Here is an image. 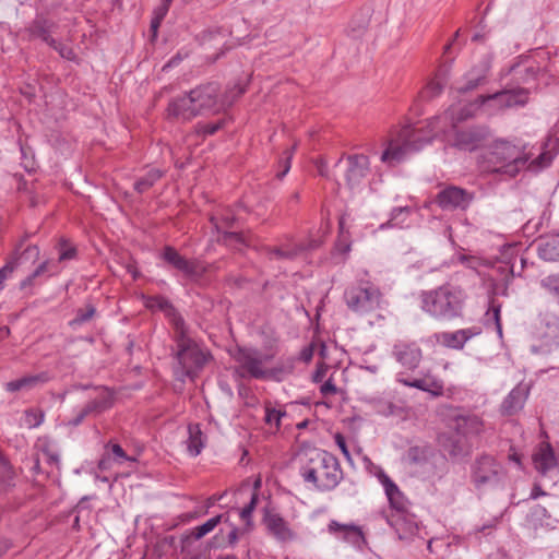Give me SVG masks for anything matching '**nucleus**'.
<instances>
[{
  "label": "nucleus",
  "instance_id": "obj_27",
  "mask_svg": "<svg viewBox=\"0 0 559 559\" xmlns=\"http://www.w3.org/2000/svg\"><path fill=\"white\" fill-rule=\"evenodd\" d=\"M489 135V130L485 127L461 130L456 133L455 145L464 151L476 150Z\"/></svg>",
  "mask_w": 559,
  "mask_h": 559
},
{
  "label": "nucleus",
  "instance_id": "obj_31",
  "mask_svg": "<svg viewBox=\"0 0 559 559\" xmlns=\"http://www.w3.org/2000/svg\"><path fill=\"white\" fill-rule=\"evenodd\" d=\"M49 380V376L47 372H40L37 374H29L23 378L9 381L4 384V389L8 392H17V391H29L36 388L39 384H43Z\"/></svg>",
  "mask_w": 559,
  "mask_h": 559
},
{
  "label": "nucleus",
  "instance_id": "obj_16",
  "mask_svg": "<svg viewBox=\"0 0 559 559\" xmlns=\"http://www.w3.org/2000/svg\"><path fill=\"white\" fill-rule=\"evenodd\" d=\"M480 334V329L476 326L456 330L454 332H439L426 340V345L433 346L440 344L447 348L460 350L474 336Z\"/></svg>",
  "mask_w": 559,
  "mask_h": 559
},
{
  "label": "nucleus",
  "instance_id": "obj_62",
  "mask_svg": "<svg viewBox=\"0 0 559 559\" xmlns=\"http://www.w3.org/2000/svg\"><path fill=\"white\" fill-rule=\"evenodd\" d=\"M23 255H28V257H33V258L37 259L39 255V248L37 246H28L24 250Z\"/></svg>",
  "mask_w": 559,
  "mask_h": 559
},
{
  "label": "nucleus",
  "instance_id": "obj_21",
  "mask_svg": "<svg viewBox=\"0 0 559 559\" xmlns=\"http://www.w3.org/2000/svg\"><path fill=\"white\" fill-rule=\"evenodd\" d=\"M167 112L170 118L178 121H189L201 115L198 107L194 106L190 93L171 99L168 104Z\"/></svg>",
  "mask_w": 559,
  "mask_h": 559
},
{
  "label": "nucleus",
  "instance_id": "obj_40",
  "mask_svg": "<svg viewBox=\"0 0 559 559\" xmlns=\"http://www.w3.org/2000/svg\"><path fill=\"white\" fill-rule=\"evenodd\" d=\"M223 515L218 514L211 519H209L206 522H204L202 525H199L192 530V536L195 539H201L211 532L214 531V528L222 522Z\"/></svg>",
  "mask_w": 559,
  "mask_h": 559
},
{
  "label": "nucleus",
  "instance_id": "obj_30",
  "mask_svg": "<svg viewBox=\"0 0 559 559\" xmlns=\"http://www.w3.org/2000/svg\"><path fill=\"white\" fill-rule=\"evenodd\" d=\"M528 396V389L525 385H516L501 404V412L503 415H513L521 411Z\"/></svg>",
  "mask_w": 559,
  "mask_h": 559
},
{
  "label": "nucleus",
  "instance_id": "obj_29",
  "mask_svg": "<svg viewBox=\"0 0 559 559\" xmlns=\"http://www.w3.org/2000/svg\"><path fill=\"white\" fill-rule=\"evenodd\" d=\"M451 427L456 431V435L468 441L471 437L481 432L483 421L477 415H460L453 419Z\"/></svg>",
  "mask_w": 559,
  "mask_h": 559
},
{
  "label": "nucleus",
  "instance_id": "obj_46",
  "mask_svg": "<svg viewBox=\"0 0 559 559\" xmlns=\"http://www.w3.org/2000/svg\"><path fill=\"white\" fill-rule=\"evenodd\" d=\"M258 500H259L258 493L253 492L251 495L249 503L246 507H243L240 511V518L242 521H245L247 523L250 521L251 515L257 507Z\"/></svg>",
  "mask_w": 559,
  "mask_h": 559
},
{
  "label": "nucleus",
  "instance_id": "obj_5",
  "mask_svg": "<svg viewBox=\"0 0 559 559\" xmlns=\"http://www.w3.org/2000/svg\"><path fill=\"white\" fill-rule=\"evenodd\" d=\"M465 294L455 286H442L425 295L423 308L433 317L452 319L461 314Z\"/></svg>",
  "mask_w": 559,
  "mask_h": 559
},
{
  "label": "nucleus",
  "instance_id": "obj_1",
  "mask_svg": "<svg viewBox=\"0 0 559 559\" xmlns=\"http://www.w3.org/2000/svg\"><path fill=\"white\" fill-rule=\"evenodd\" d=\"M557 151V141L549 140L544 151L528 163V155L523 147L506 140H497L481 154L479 166L486 173L514 178L523 169L538 173L549 167Z\"/></svg>",
  "mask_w": 559,
  "mask_h": 559
},
{
  "label": "nucleus",
  "instance_id": "obj_54",
  "mask_svg": "<svg viewBox=\"0 0 559 559\" xmlns=\"http://www.w3.org/2000/svg\"><path fill=\"white\" fill-rule=\"evenodd\" d=\"M443 86L444 80L436 78L428 84V90L430 91L431 95L435 96L442 91Z\"/></svg>",
  "mask_w": 559,
  "mask_h": 559
},
{
  "label": "nucleus",
  "instance_id": "obj_19",
  "mask_svg": "<svg viewBox=\"0 0 559 559\" xmlns=\"http://www.w3.org/2000/svg\"><path fill=\"white\" fill-rule=\"evenodd\" d=\"M438 443L443 451V455H449L451 459L467 455L471 448L469 442L464 437L456 435L451 426L449 431L439 435Z\"/></svg>",
  "mask_w": 559,
  "mask_h": 559
},
{
  "label": "nucleus",
  "instance_id": "obj_3",
  "mask_svg": "<svg viewBox=\"0 0 559 559\" xmlns=\"http://www.w3.org/2000/svg\"><path fill=\"white\" fill-rule=\"evenodd\" d=\"M174 341L177 347V366L174 368L176 380L182 383L187 379L193 381L212 356L209 350L189 336L187 325L174 332Z\"/></svg>",
  "mask_w": 559,
  "mask_h": 559
},
{
  "label": "nucleus",
  "instance_id": "obj_6",
  "mask_svg": "<svg viewBox=\"0 0 559 559\" xmlns=\"http://www.w3.org/2000/svg\"><path fill=\"white\" fill-rule=\"evenodd\" d=\"M419 133L415 124H405L390 135L380 160L389 167H394L417 151Z\"/></svg>",
  "mask_w": 559,
  "mask_h": 559
},
{
  "label": "nucleus",
  "instance_id": "obj_14",
  "mask_svg": "<svg viewBox=\"0 0 559 559\" xmlns=\"http://www.w3.org/2000/svg\"><path fill=\"white\" fill-rule=\"evenodd\" d=\"M538 344L532 345V352L546 354L559 346V320L551 316L540 319L536 329Z\"/></svg>",
  "mask_w": 559,
  "mask_h": 559
},
{
  "label": "nucleus",
  "instance_id": "obj_45",
  "mask_svg": "<svg viewBox=\"0 0 559 559\" xmlns=\"http://www.w3.org/2000/svg\"><path fill=\"white\" fill-rule=\"evenodd\" d=\"M542 286L559 299V275H549L543 278Z\"/></svg>",
  "mask_w": 559,
  "mask_h": 559
},
{
  "label": "nucleus",
  "instance_id": "obj_42",
  "mask_svg": "<svg viewBox=\"0 0 559 559\" xmlns=\"http://www.w3.org/2000/svg\"><path fill=\"white\" fill-rule=\"evenodd\" d=\"M96 313V308L87 304L84 308H80L76 310L75 318L70 321L71 326L81 325L87 321H90Z\"/></svg>",
  "mask_w": 559,
  "mask_h": 559
},
{
  "label": "nucleus",
  "instance_id": "obj_24",
  "mask_svg": "<svg viewBox=\"0 0 559 559\" xmlns=\"http://www.w3.org/2000/svg\"><path fill=\"white\" fill-rule=\"evenodd\" d=\"M376 475L380 484L383 486L390 506L396 511L406 512L408 507V500L399 489L396 484L386 475V473L382 468H379Z\"/></svg>",
  "mask_w": 559,
  "mask_h": 559
},
{
  "label": "nucleus",
  "instance_id": "obj_38",
  "mask_svg": "<svg viewBox=\"0 0 559 559\" xmlns=\"http://www.w3.org/2000/svg\"><path fill=\"white\" fill-rule=\"evenodd\" d=\"M264 423L278 430L282 418L286 416V411L284 408L273 406L272 402L269 401L264 404Z\"/></svg>",
  "mask_w": 559,
  "mask_h": 559
},
{
  "label": "nucleus",
  "instance_id": "obj_23",
  "mask_svg": "<svg viewBox=\"0 0 559 559\" xmlns=\"http://www.w3.org/2000/svg\"><path fill=\"white\" fill-rule=\"evenodd\" d=\"M234 222L235 216L230 211H226L225 213H222L219 216H211V223L213 227L216 229L218 234H222V238L219 237L218 240H223L226 245H242L243 238L239 233L227 230L233 226Z\"/></svg>",
  "mask_w": 559,
  "mask_h": 559
},
{
  "label": "nucleus",
  "instance_id": "obj_26",
  "mask_svg": "<svg viewBox=\"0 0 559 559\" xmlns=\"http://www.w3.org/2000/svg\"><path fill=\"white\" fill-rule=\"evenodd\" d=\"M346 160L347 169L345 178L350 187H355L368 175L369 158L366 155L357 154L347 156Z\"/></svg>",
  "mask_w": 559,
  "mask_h": 559
},
{
  "label": "nucleus",
  "instance_id": "obj_48",
  "mask_svg": "<svg viewBox=\"0 0 559 559\" xmlns=\"http://www.w3.org/2000/svg\"><path fill=\"white\" fill-rule=\"evenodd\" d=\"M246 92V86L238 82L233 86H228L222 95H227L229 98L235 97V102Z\"/></svg>",
  "mask_w": 559,
  "mask_h": 559
},
{
  "label": "nucleus",
  "instance_id": "obj_11",
  "mask_svg": "<svg viewBox=\"0 0 559 559\" xmlns=\"http://www.w3.org/2000/svg\"><path fill=\"white\" fill-rule=\"evenodd\" d=\"M393 354L405 370L397 372L396 381L401 384L419 389V372L416 371L419 364V347L415 342H400L394 345Z\"/></svg>",
  "mask_w": 559,
  "mask_h": 559
},
{
  "label": "nucleus",
  "instance_id": "obj_7",
  "mask_svg": "<svg viewBox=\"0 0 559 559\" xmlns=\"http://www.w3.org/2000/svg\"><path fill=\"white\" fill-rule=\"evenodd\" d=\"M471 479L479 491L503 489L507 486L508 474L504 466L493 456L481 455L472 464Z\"/></svg>",
  "mask_w": 559,
  "mask_h": 559
},
{
  "label": "nucleus",
  "instance_id": "obj_12",
  "mask_svg": "<svg viewBox=\"0 0 559 559\" xmlns=\"http://www.w3.org/2000/svg\"><path fill=\"white\" fill-rule=\"evenodd\" d=\"M344 298L350 310L364 314L380 307L381 293L376 286L366 282L348 287L344 293Z\"/></svg>",
  "mask_w": 559,
  "mask_h": 559
},
{
  "label": "nucleus",
  "instance_id": "obj_49",
  "mask_svg": "<svg viewBox=\"0 0 559 559\" xmlns=\"http://www.w3.org/2000/svg\"><path fill=\"white\" fill-rule=\"evenodd\" d=\"M222 128V122H210L199 124V132L204 135H212Z\"/></svg>",
  "mask_w": 559,
  "mask_h": 559
},
{
  "label": "nucleus",
  "instance_id": "obj_13",
  "mask_svg": "<svg viewBox=\"0 0 559 559\" xmlns=\"http://www.w3.org/2000/svg\"><path fill=\"white\" fill-rule=\"evenodd\" d=\"M159 257L168 265L179 272L183 278L191 282L200 281L206 271L204 264L200 260L188 259L181 255L179 251L171 246H165Z\"/></svg>",
  "mask_w": 559,
  "mask_h": 559
},
{
  "label": "nucleus",
  "instance_id": "obj_17",
  "mask_svg": "<svg viewBox=\"0 0 559 559\" xmlns=\"http://www.w3.org/2000/svg\"><path fill=\"white\" fill-rule=\"evenodd\" d=\"M262 521L267 534L278 543H289L296 539V533L280 513L265 511Z\"/></svg>",
  "mask_w": 559,
  "mask_h": 559
},
{
  "label": "nucleus",
  "instance_id": "obj_50",
  "mask_svg": "<svg viewBox=\"0 0 559 559\" xmlns=\"http://www.w3.org/2000/svg\"><path fill=\"white\" fill-rule=\"evenodd\" d=\"M25 420H26V424L29 426V427H37L41 424L43 421V415H38L37 413H35L34 411H26L25 412Z\"/></svg>",
  "mask_w": 559,
  "mask_h": 559
},
{
  "label": "nucleus",
  "instance_id": "obj_8",
  "mask_svg": "<svg viewBox=\"0 0 559 559\" xmlns=\"http://www.w3.org/2000/svg\"><path fill=\"white\" fill-rule=\"evenodd\" d=\"M233 358L236 362L235 373L240 378L269 379L270 372L265 364L273 355H264L254 347H238Z\"/></svg>",
  "mask_w": 559,
  "mask_h": 559
},
{
  "label": "nucleus",
  "instance_id": "obj_35",
  "mask_svg": "<svg viewBox=\"0 0 559 559\" xmlns=\"http://www.w3.org/2000/svg\"><path fill=\"white\" fill-rule=\"evenodd\" d=\"M164 171L158 168L148 169L144 176L135 180L133 188L138 193H144L152 188L162 177Z\"/></svg>",
  "mask_w": 559,
  "mask_h": 559
},
{
  "label": "nucleus",
  "instance_id": "obj_34",
  "mask_svg": "<svg viewBox=\"0 0 559 559\" xmlns=\"http://www.w3.org/2000/svg\"><path fill=\"white\" fill-rule=\"evenodd\" d=\"M59 272L58 265L55 261L46 260L41 262L32 274H29L25 280L21 282V288H26L33 285L34 281L47 274L48 276L55 275Z\"/></svg>",
  "mask_w": 559,
  "mask_h": 559
},
{
  "label": "nucleus",
  "instance_id": "obj_60",
  "mask_svg": "<svg viewBox=\"0 0 559 559\" xmlns=\"http://www.w3.org/2000/svg\"><path fill=\"white\" fill-rule=\"evenodd\" d=\"M43 455L45 456V460L50 464V465H58L59 463V455L55 452H50L48 450H45L43 452Z\"/></svg>",
  "mask_w": 559,
  "mask_h": 559
},
{
  "label": "nucleus",
  "instance_id": "obj_53",
  "mask_svg": "<svg viewBox=\"0 0 559 559\" xmlns=\"http://www.w3.org/2000/svg\"><path fill=\"white\" fill-rule=\"evenodd\" d=\"M334 439H335V443L337 444V447L340 448V450L342 451L344 456L346 459L350 460V453L347 448L345 438L341 433H336Z\"/></svg>",
  "mask_w": 559,
  "mask_h": 559
},
{
  "label": "nucleus",
  "instance_id": "obj_58",
  "mask_svg": "<svg viewBox=\"0 0 559 559\" xmlns=\"http://www.w3.org/2000/svg\"><path fill=\"white\" fill-rule=\"evenodd\" d=\"M88 413H85V407H82L79 409L75 414V416L70 420V424L72 426H79L86 416H88Z\"/></svg>",
  "mask_w": 559,
  "mask_h": 559
},
{
  "label": "nucleus",
  "instance_id": "obj_20",
  "mask_svg": "<svg viewBox=\"0 0 559 559\" xmlns=\"http://www.w3.org/2000/svg\"><path fill=\"white\" fill-rule=\"evenodd\" d=\"M437 201L443 210H465L473 201V194L462 188L450 186L438 193Z\"/></svg>",
  "mask_w": 559,
  "mask_h": 559
},
{
  "label": "nucleus",
  "instance_id": "obj_22",
  "mask_svg": "<svg viewBox=\"0 0 559 559\" xmlns=\"http://www.w3.org/2000/svg\"><path fill=\"white\" fill-rule=\"evenodd\" d=\"M145 307L151 310H159L164 312L174 332L181 326L186 325V322L177 309L171 302L163 296H152L145 299Z\"/></svg>",
  "mask_w": 559,
  "mask_h": 559
},
{
  "label": "nucleus",
  "instance_id": "obj_25",
  "mask_svg": "<svg viewBox=\"0 0 559 559\" xmlns=\"http://www.w3.org/2000/svg\"><path fill=\"white\" fill-rule=\"evenodd\" d=\"M317 246V241H310L306 245L294 239H288L282 242L278 247L271 249L269 253L271 258L295 260L304 255L307 250L314 249Z\"/></svg>",
  "mask_w": 559,
  "mask_h": 559
},
{
  "label": "nucleus",
  "instance_id": "obj_43",
  "mask_svg": "<svg viewBox=\"0 0 559 559\" xmlns=\"http://www.w3.org/2000/svg\"><path fill=\"white\" fill-rule=\"evenodd\" d=\"M58 262H66L76 258V248L70 245L66 239H60L58 243Z\"/></svg>",
  "mask_w": 559,
  "mask_h": 559
},
{
  "label": "nucleus",
  "instance_id": "obj_41",
  "mask_svg": "<svg viewBox=\"0 0 559 559\" xmlns=\"http://www.w3.org/2000/svg\"><path fill=\"white\" fill-rule=\"evenodd\" d=\"M421 391L428 392L433 396L441 395L443 392V383L441 380L430 374H425L421 377Z\"/></svg>",
  "mask_w": 559,
  "mask_h": 559
},
{
  "label": "nucleus",
  "instance_id": "obj_39",
  "mask_svg": "<svg viewBox=\"0 0 559 559\" xmlns=\"http://www.w3.org/2000/svg\"><path fill=\"white\" fill-rule=\"evenodd\" d=\"M412 212L409 206L396 207L392 211L391 217L385 224H381L380 228L383 229L386 226L403 228L407 226L406 221Z\"/></svg>",
  "mask_w": 559,
  "mask_h": 559
},
{
  "label": "nucleus",
  "instance_id": "obj_4",
  "mask_svg": "<svg viewBox=\"0 0 559 559\" xmlns=\"http://www.w3.org/2000/svg\"><path fill=\"white\" fill-rule=\"evenodd\" d=\"M528 100V90L511 88L497 92L491 95H481L474 103L464 108L459 117L460 120L472 117L477 110H484L487 115L504 108L524 106Z\"/></svg>",
  "mask_w": 559,
  "mask_h": 559
},
{
  "label": "nucleus",
  "instance_id": "obj_28",
  "mask_svg": "<svg viewBox=\"0 0 559 559\" xmlns=\"http://www.w3.org/2000/svg\"><path fill=\"white\" fill-rule=\"evenodd\" d=\"M489 68V62L484 61L471 69L464 75L463 81L456 86V91L459 93H467L484 84L486 82Z\"/></svg>",
  "mask_w": 559,
  "mask_h": 559
},
{
  "label": "nucleus",
  "instance_id": "obj_51",
  "mask_svg": "<svg viewBox=\"0 0 559 559\" xmlns=\"http://www.w3.org/2000/svg\"><path fill=\"white\" fill-rule=\"evenodd\" d=\"M111 453L115 460L119 463H122L124 461H131V459L127 455L124 450L119 444L111 445Z\"/></svg>",
  "mask_w": 559,
  "mask_h": 559
},
{
  "label": "nucleus",
  "instance_id": "obj_64",
  "mask_svg": "<svg viewBox=\"0 0 559 559\" xmlns=\"http://www.w3.org/2000/svg\"><path fill=\"white\" fill-rule=\"evenodd\" d=\"M545 495H546V492L542 489V487L539 485H534V487L531 491L530 498L535 500Z\"/></svg>",
  "mask_w": 559,
  "mask_h": 559
},
{
  "label": "nucleus",
  "instance_id": "obj_56",
  "mask_svg": "<svg viewBox=\"0 0 559 559\" xmlns=\"http://www.w3.org/2000/svg\"><path fill=\"white\" fill-rule=\"evenodd\" d=\"M312 357H313V346L309 345V346L304 347L300 350L298 359L308 364L309 361H311Z\"/></svg>",
  "mask_w": 559,
  "mask_h": 559
},
{
  "label": "nucleus",
  "instance_id": "obj_18",
  "mask_svg": "<svg viewBox=\"0 0 559 559\" xmlns=\"http://www.w3.org/2000/svg\"><path fill=\"white\" fill-rule=\"evenodd\" d=\"M534 468L543 476L559 469V454L548 442H540L532 455Z\"/></svg>",
  "mask_w": 559,
  "mask_h": 559
},
{
  "label": "nucleus",
  "instance_id": "obj_15",
  "mask_svg": "<svg viewBox=\"0 0 559 559\" xmlns=\"http://www.w3.org/2000/svg\"><path fill=\"white\" fill-rule=\"evenodd\" d=\"M326 532L335 539L345 543L357 550H364L367 545L361 527L353 523L344 524L336 520H331L326 526Z\"/></svg>",
  "mask_w": 559,
  "mask_h": 559
},
{
  "label": "nucleus",
  "instance_id": "obj_44",
  "mask_svg": "<svg viewBox=\"0 0 559 559\" xmlns=\"http://www.w3.org/2000/svg\"><path fill=\"white\" fill-rule=\"evenodd\" d=\"M20 258H12L4 266L0 269V292L4 287V282L11 277L12 273L19 265Z\"/></svg>",
  "mask_w": 559,
  "mask_h": 559
},
{
  "label": "nucleus",
  "instance_id": "obj_36",
  "mask_svg": "<svg viewBox=\"0 0 559 559\" xmlns=\"http://www.w3.org/2000/svg\"><path fill=\"white\" fill-rule=\"evenodd\" d=\"M112 405V397L109 392H103L97 397L91 400L85 404V413L90 415H98Z\"/></svg>",
  "mask_w": 559,
  "mask_h": 559
},
{
  "label": "nucleus",
  "instance_id": "obj_61",
  "mask_svg": "<svg viewBox=\"0 0 559 559\" xmlns=\"http://www.w3.org/2000/svg\"><path fill=\"white\" fill-rule=\"evenodd\" d=\"M492 318L497 324L499 334H501L502 331H501V324H500V306H492Z\"/></svg>",
  "mask_w": 559,
  "mask_h": 559
},
{
  "label": "nucleus",
  "instance_id": "obj_9",
  "mask_svg": "<svg viewBox=\"0 0 559 559\" xmlns=\"http://www.w3.org/2000/svg\"><path fill=\"white\" fill-rule=\"evenodd\" d=\"M56 23L43 15H37L32 22L24 28V33L28 40L40 39L47 46L56 50L59 56L69 61L76 60V53L73 48L61 39L52 36Z\"/></svg>",
  "mask_w": 559,
  "mask_h": 559
},
{
  "label": "nucleus",
  "instance_id": "obj_59",
  "mask_svg": "<svg viewBox=\"0 0 559 559\" xmlns=\"http://www.w3.org/2000/svg\"><path fill=\"white\" fill-rule=\"evenodd\" d=\"M0 469L3 472L5 478H8V479L12 478L13 473L11 471V466L8 463V461L4 457H2L1 454H0Z\"/></svg>",
  "mask_w": 559,
  "mask_h": 559
},
{
  "label": "nucleus",
  "instance_id": "obj_63",
  "mask_svg": "<svg viewBox=\"0 0 559 559\" xmlns=\"http://www.w3.org/2000/svg\"><path fill=\"white\" fill-rule=\"evenodd\" d=\"M459 260L463 263V264H466L468 267H472V269H475V265H476V260L475 258L473 257H467V255H460L459 257Z\"/></svg>",
  "mask_w": 559,
  "mask_h": 559
},
{
  "label": "nucleus",
  "instance_id": "obj_52",
  "mask_svg": "<svg viewBox=\"0 0 559 559\" xmlns=\"http://www.w3.org/2000/svg\"><path fill=\"white\" fill-rule=\"evenodd\" d=\"M337 391L336 385L333 383L332 379L326 380L320 388V393L323 396L333 395Z\"/></svg>",
  "mask_w": 559,
  "mask_h": 559
},
{
  "label": "nucleus",
  "instance_id": "obj_37",
  "mask_svg": "<svg viewBox=\"0 0 559 559\" xmlns=\"http://www.w3.org/2000/svg\"><path fill=\"white\" fill-rule=\"evenodd\" d=\"M295 357L281 359L275 367L269 369V379L281 381L283 377L292 374L295 370Z\"/></svg>",
  "mask_w": 559,
  "mask_h": 559
},
{
  "label": "nucleus",
  "instance_id": "obj_47",
  "mask_svg": "<svg viewBox=\"0 0 559 559\" xmlns=\"http://www.w3.org/2000/svg\"><path fill=\"white\" fill-rule=\"evenodd\" d=\"M297 147V144L295 143L290 150H287L285 153H284V158H283V165H284V168L281 173L277 174V177L280 179H282L290 169V162H292V158H293V155H294V152Z\"/></svg>",
  "mask_w": 559,
  "mask_h": 559
},
{
  "label": "nucleus",
  "instance_id": "obj_57",
  "mask_svg": "<svg viewBox=\"0 0 559 559\" xmlns=\"http://www.w3.org/2000/svg\"><path fill=\"white\" fill-rule=\"evenodd\" d=\"M173 0H164L163 3L154 11V16L164 19L169 10Z\"/></svg>",
  "mask_w": 559,
  "mask_h": 559
},
{
  "label": "nucleus",
  "instance_id": "obj_10",
  "mask_svg": "<svg viewBox=\"0 0 559 559\" xmlns=\"http://www.w3.org/2000/svg\"><path fill=\"white\" fill-rule=\"evenodd\" d=\"M189 93L201 115L218 114L235 103V97L229 98L228 94L221 95V86L217 82L200 84Z\"/></svg>",
  "mask_w": 559,
  "mask_h": 559
},
{
  "label": "nucleus",
  "instance_id": "obj_32",
  "mask_svg": "<svg viewBox=\"0 0 559 559\" xmlns=\"http://www.w3.org/2000/svg\"><path fill=\"white\" fill-rule=\"evenodd\" d=\"M186 444L191 456H198L202 452L205 445V437L199 424H190L188 426V439Z\"/></svg>",
  "mask_w": 559,
  "mask_h": 559
},
{
  "label": "nucleus",
  "instance_id": "obj_55",
  "mask_svg": "<svg viewBox=\"0 0 559 559\" xmlns=\"http://www.w3.org/2000/svg\"><path fill=\"white\" fill-rule=\"evenodd\" d=\"M328 371V367L324 364H320L317 366L316 371L312 374V381L314 383L322 382Z\"/></svg>",
  "mask_w": 559,
  "mask_h": 559
},
{
  "label": "nucleus",
  "instance_id": "obj_2",
  "mask_svg": "<svg viewBox=\"0 0 559 559\" xmlns=\"http://www.w3.org/2000/svg\"><path fill=\"white\" fill-rule=\"evenodd\" d=\"M299 474L302 480L318 491H331L343 479V469L336 456L332 453L311 449L300 457Z\"/></svg>",
  "mask_w": 559,
  "mask_h": 559
},
{
  "label": "nucleus",
  "instance_id": "obj_33",
  "mask_svg": "<svg viewBox=\"0 0 559 559\" xmlns=\"http://www.w3.org/2000/svg\"><path fill=\"white\" fill-rule=\"evenodd\" d=\"M538 255L545 261L559 260V235L542 239L537 246Z\"/></svg>",
  "mask_w": 559,
  "mask_h": 559
}]
</instances>
